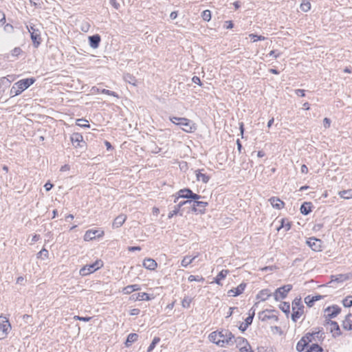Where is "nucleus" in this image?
I'll return each mask as SVG.
<instances>
[{"instance_id":"nucleus-52","label":"nucleus","mask_w":352,"mask_h":352,"mask_svg":"<svg viewBox=\"0 0 352 352\" xmlns=\"http://www.w3.org/2000/svg\"><path fill=\"white\" fill-rule=\"evenodd\" d=\"M255 314V311H252V314H249V316L247 317L245 320V324L248 327L252 323L253 318Z\"/></svg>"},{"instance_id":"nucleus-58","label":"nucleus","mask_w":352,"mask_h":352,"mask_svg":"<svg viewBox=\"0 0 352 352\" xmlns=\"http://www.w3.org/2000/svg\"><path fill=\"white\" fill-rule=\"evenodd\" d=\"M74 319L76 320L89 322V320H91V317H83V316H74Z\"/></svg>"},{"instance_id":"nucleus-25","label":"nucleus","mask_w":352,"mask_h":352,"mask_svg":"<svg viewBox=\"0 0 352 352\" xmlns=\"http://www.w3.org/2000/svg\"><path fill=\"white\" fill-rule=\"evenodd\" d=\"M342 326L345 330H352V316L351 314H347L342 321Z\"/></svg>"},{"instance_id":"nucleus-37","label":"nucleus","mask_w":352,"mask_h":352,"mask_svg":"<svg viewBox=\"0 0 352 352\" xmlns=\"http://www.w3.org/2000/svg\"><path fill=\"white\" fill-rule=\"evenodd\" d=\"M138 338V335L135 333H131L128 335L126 340L125 342L126 346H129L132 343L135 342Z\"/></svg>"},{"instance_id":"nucleus-62","label":"nucleus","mask_w":352,"mask_h":352,"mask_svg":"<svg viewBox=\"0 0 352 352\" xmlns=\"http://www.w3.org/2000/svg\"><path fill=\"white\" fill-rule=\"evenodd\" d=\"M296 95H298V96H300V97H304L305 96V91L304 89H296L295 91Z\"/></svg>"},{"instance_id":"nucleus-1","label":"nucleus","mask_w":352,"mask_h":352,"mask_svg":"<svg viewBox=\"0 0 352 352\" xmlns=\"http://www.w3.org/2000/svg\"><path fill=\"white\" fill-rule=\"evenodd\" d=\"M170 120L178 125L186 133H194L197 130V125L192 120L186 118L170 117Z\"/></svg>"},{"instance_id":"nucleus-3","label":"nucleus","mask_w":352,"mask_h":352,"mask_svg":"<svg viewBox=\"0 0 352 352\" xmlns=\"http://www.w3.org/2000/svg\"><path fill=\"white\" fill-rule=\"evenodd\" d=\"M219 340L217 341V345L223 347L226 345L233 344L232 340L234 339V334L228 329H222L219 331Z\"/></svg>"},{"instance_id":"nucleus-33","label":"nucleus","mask_w":352,"mask_h":352,"mask_svg":"<svg viewBox=\"0 0 352 352\" xmlns=\"http://www.w3.org/2000/svg\"><path fill=\"white\" fill-rule=\"evenodd\" d=\"M304 305L302 303L301 298H295L292 302V310H304Z\"/></svg>"},{"instance_id":"nucleus-35","label":"nucleus","mask_w":352,"mask_h":352,"mask_svg":"<svg viewBox=\"0 0 352 352\" xmlns=\"http://www.w3.org/2000/svg\"><path fill=\"white\" fill-rule=\"evenodd\" d=\"M232 342H233V344L236 343V346L238 347H239V349L241 346H244V345H248L249 346V344H250L248 341L247 340V339H245V338H244L243 337L234 338V339L232 340Z\"/></svg>"},{"instance_id":"nucleus-4","label":"nucleus","mask_w":352,"mask_h":352,"mask_svg":"<svg viewBox=\"0 0 352 352\" xmlns=\"http://www.w3.org/2000/svg\"><path fill=\"white\" fill-rule=\"evenodd\" d=\"M11 329L8 319L5 316H0V340L7 338Z\"/></svg>"},{"instance_id":"nucleus-28","label":"nucleus","mask_w":352,"mask_h":352,"mask_svg":"<svg viewBox=\"0 0 352 352\" xmlns=\"http://www.w3.org/2000/svg\"><path fill=\"white\" fill-rule=\"evenodd\" d=\"M184 208H181L177 204L173 207V209L170 210L168 214V218L171 219L173 216L179 214V216L183 215V211Z\"/></svg>"},{"instance_id":"nucleus-21","label":"nucleus","mask_w":352,"mask_h":352,"mask_svg":"<svg viewBox=\"0 0 352 352\" xmlns=\"http://www.w3.org/2000/svg\"><path fill=\"white\" fill-rule=\"evenodd\" d=\"M101 38L99 34H94L89 36V43L91 47L96 49L99 47Z\"/></svg>"},{"instance_id":"nucleus-5","label":"nucleus","mask_w":352,"mask_h":352,"mask_svg":"<svg viewBox=\"0 0 352 352\" xmlns=\"http://www.w3.org/2000/svg\"><path fill=\"white\" fill-rule=\"evenodd\" d=\"M102 266V262L100 260L96 261L95 263L87 265L80 270V274L82 276H87L94 273Z\"/></svg>"},{"instance_id":"nucleus-15","label":"nucleus","mask_w":352,"mask_h":352,"mask_svg":"<svg viewBox=\"0 0 352 352\" xmlns=\"http://www.w3.org/2000/svg\"><path fill=\"white\" fill-rule=\"evenodd\" d=\"M307 243L314 251H321V240L317 239L316 238H309L307 241Z\"/></svg>"},{"instance_id":"nucleus-44","label":"nucleus","mask_w":352,"mask_h":352,"mask_svg":"<svg viewBox=\"0 0 352 352\" xmlns=\"http://www.w3.org/2000/svg\"><path fill=\"white\" fill-rule=\"evenodd\" d=\"M300 9L303 12H308L311 9V3L307 1H302V2L300 4Z\"/></svg>"},{"instance_id":"nucleus-23","label":"nucleus","mask_w":352,"mask_h":352,"mask_svg":"<svg viewBox=\"0 0 352 352\" xmlns=\"http://www.w3.org/2000/svg\"><path fill=\"white\" fill-rule=\"evenodd\" d=\"M143 266L149 270H154L157 267V264L153 258H145L143 261Z\"/></svg>"},{"instance_id":"nucleus-41","label":"nucleus","mask_w":352,"mask_h":352,"mask_svg":"<svg viewBox=\"0 0 352 352\" xmlns=\"http://www.w3.org/2000/svg\"><path fill=\"white\" fill-rule=\"evenodd\" d=\"M338 194L343 199H351L352 198V189L340 191Z\"/></svg>"},{"instance_id":"nucleus-16","label":"nucleus","mask_w":352,"mask_h":352,"mask_svg":"<svg viewBox=\"0 0 352 352\" xmlns=\"http://www.w3.org/2000/svg\"><path fill=\"white\" fill-rule=\"evenodd\" d=\"M126 215L124 214H120L116 217L112 223L113 228H118L121 227L126 220Z\"/></svg>"},{"instance_id":"nucleus-53","label":"nucleus","mask_w":352,"mask_h":352,"mask_svg":"<svg viewBox=\"0 0 352 352\" xmlns=\"http://www.w3.org/2000/svg\"><path fill=\"white\" fill-rule=\"evenodd\" d=\"M3 30L7 33H12L14 32V27L10 23L4 24Z\"/></svg>"},{"instance_id":"nucleus-22","label":"nucleus","mask_w":352,"mask_h":352,"mask_svg":"<svg viewBox=\"0 0 352 352\" xmlns=\"http://www.w3.org/2000/svg\"><path fill=\"white\" fill-rule=\"evenodd\" d=\"M275 310H270L266 309L265 311H261L258 314V317L262 321H265L267 320L273 319L276 321L278 320V316L276 315H267L265 314V312H274Z\"/></svg>"},{"instance_id":"nucleus-20","label":"nucleus","mask_w":352,"mask_h":352,"mask_svg":"<svg viewBox=\"0 0 352 352\" xmlns=\"http://www.w3.org/2000/svg\"><path fill=\"white\" fill-rule=\"evenodd\" d=\"M269 201L274 208L278 210H280L285 206V203L276 197H272L269 199Z\"/></svg>"},{"instance_id":"nucleus-10","label":"nucleus","mask_w":352,"mask_h":352,"mask_svg":"<svg viewBox=\"0 0 352 352\" xmlns=\"http://www.w3.org/2000/svg\"><path fill=\"white\" fill-rule=\"evenodd\" d=\"M310 342H311V334L307 333L298 342L296 350L299 352L303 351Z\"/></svg>"},{"instance_id":"nucleus-43","label":"nucleus","mask_w":352,"mask_h":352,"mask_svg":"<svg viewBox=\"0 0 352 352\" xmlns=\"http://www.w3.org/2000/svg\"><path fill=\"white\" fill-rule=\"evenodd\" d=\"M160 341V338L159 337H155L148 347L147 352H151L155 347L156 344H157Z\"/></svg>"},{"instance_id":"nucleus-38","label":"nucleus","mask_w":352,"mask_h":352,"mask_svg":"<svg viewBox=\"0 0 352 352\" xmlns=\"http://www.w3.org/2000/svg\"><path fill=\"white\" fill-rule=\"evenodd\" d=\"M197 257V255H195L192 257H190L189 256H186L183 258V259L182 260V262H181V265L182 267H188L190 264H191L193 261Z\"/></svg>"},{"instance_id":"nucleus-49","label":"nucleus","mask_w":352,"mask_h":352,"mask_svg":"<svg viewBox=\"0 0 352 352\" xmlns=\"http://www.w3.org/2000/svg\"><path fill=\"white\" fill-rule=\"evenodd\" d=\"M249 37L252 40L253 42L265 40V36H261V35H257L255 34H250Z\"/></svg>"},{"instance_id":"nucleus-8","label":"nucleus","mask_w":352,"mask_h":352,"mask_svg":"<svg viewBox=\"0 0 352 352\" xmlns=\"http://www.w3.org/2000/svg\"><path fill=\"white\" fill-rule=\"evenodd\" d=\"M177 195H179V197H181L184 199H190L192 200H198L200 198H201V196L194 193L190 188H183L179 190L177 192Z\"/></svg>"},{"instance_id":"nucleus-57","label":"nucleus","mask_w":352,"mask_h":352,"mask_svg":"<svg viewBox=\"0 0 352 352\" xmlns=\"http://www.w3.org/2000/svg\"><path fill=\"white\" fill-rule=\"evenodd\" d=\"M109 3L111 6L114 8L116 10H119L120 8V3L117 1V0H109Z\"/></svg>"},{"instance_id":"nucleus-36","label":"nucleus","mask_w":352,"mask_h":352,"mask_svg":"<svg viewBox=\"0 0 352 352\" xmlns=\"http://www.w3.org/2000/svg\"><path fill=\"white\" fill-rule=\"evenodd\" d=\"M285 229V231H288L291 228V222L287 219H282L280 220V226L277 228L278 231L280 229Z\"/></svg>"},{"instance_id":"nucleus-55","label":"nucleus","mask_w":352,"mask_h":352,"mask_svg":"<svg viewBox=\"0 0 352 352\" xmlns=\"http://www.w3.org/2000/svg\"><path fill=\"white\" fill-rule=\"evenodd\" d=\"M48 255H49V252H48V250H46L45 248H43L38 254H37V257L39 258V257H41V256H44L45 258H47L48 257Z\"/></svg>"},{"instance_id":"nucleus-46","label":"nucleus","mask_w":352,"mask_h":352,"mask_svg":"<svg viewBox=\"0 0 352 352\" xmlns=\"http://www.w3.org/2000/svg\"><path fill=\"white\" fill-rule=\"evenodd\" d=\"M192 302V298L189 296H185L182 301V305L184 308H189L190 306V303Z\"/></svg>"},{"instance_id":"nucleus-51","label":"nucleus","mask_w":352,"mask_h":352,"mask_svg":"<svg viewBox=\"0 0 352 352\" xmlns=\"http://www.w3.org/2000/svg\"><path fill=\"white\" fill-rule=\"evenodd\" d=\"M201 17L204 21H209L211 19V12L209 10L203 11Z\"/></svg>"},{"instance_id":"nucleus-29","label":"nucleus","mask_w":352,"mask_h":352,"mask_svg":"<svg viewBox=\"0 0 352 352\" xmlns=\"http://www.w3.org/2000/svg\"><path fill=\"white\" fill-rule=\"evenodd\" d=\"M312 204L311 202H304L300 208V212L304 215H307L311 212Z\"/></svg>"},{"instance_id":"nucleus-12","label":"nucleus","mask_w":352,"mask_h":352,"mask_svg":"<svg viewBox=\"0 0 352 352\" xmlns=\"http://www.w3.org/2000/svg\"><path fill=\"white\" fill-rule=\"evenodd\" d=\"M104 232L102 231L100 233H99V231L97 230H89L86 231L85 236H84V240L85 241H91L93 239H95L96 237H100L103 236Z\"/></svg>"},{"instance_id":"nucleus-50","label":"nucleus","mask_w":352,"mask_h":352,"mask_svg":"<svg viewBox=\"0 0 352 352\" xmlns=\"http://www.w3.org/2000/svg\"><path fill=\"white\" fill-rule=\"evenodd\" d=\"M188 280L189 282L197 281V282H204L205 280L204 278L200 276H194L190 275L188 276Z\"/></svg>"},{"instance_id":"nucleus-40","label":"nucleus","mask_w":352,"mask_h":352,"mask_svg":"<svg viewBox=\"0 0 352 352\" xmlns=\"http://www.w3.org/2000/svg\"><path fill=\"white\" fill-rule=\"evenodd\" d=\"M219 331H214L210 333L208 336L209 340L212 343L217 345V341L219 340Z\"/></svg>"},{"instance_id":"nucleus-9","label":"nucleus","mask_w":352,"mask_h":352,"mask_svg":"<svg viewBox=\"0 0 352 352\" xmlns=\"http://www.w3.org/2000/svg\"><path fill=\"white\" fill-rule=\"evenodd\" d=\"M208 203L198 200H193L190 210L195 213L204 214L206 212V208L208 206Z\"/></svg>"},{"instance_id":"nucleus-56","label":"nucleus","mask_w":352,"mask_h":352,"mask_svg":"<svg viewBox=\"0 0 352 352\" xmlns=\"http://www.w3.org/2000/svg\"><path fill=\"white\" fill-rule=\"evenodd\" d=\"M11 53L13 56H18L22 53V50L20 47H15Z\"/></svg>"},{"instance_id":"nucleus-13","label":"nucleus","mask_w":352,"mask_h":352,"mask_svg":"<svg viewBox=\"0 0 352 352\" xmlns=\"http://www.w3.org/2000/svg\"><path fill=\"white\" fill-rule=\"evenodd\" d=\"M71 142L75 148L82 147L81 143H83V137L79 133H74L70 138Z\"/></svg>"},{"instance_id":"nucleus-6","label":"nucleus","mask_w":352,"mask_h":352,"mask_svg":"<svg viewBox=\"0 0 352 352\" xmlns=\"http://www.w3.org/2000/svg\"><path fill=\"white\" fill-rule=\"evenodd\" d=\"M292 289V285H285L280 287L277 288L273 294L274 300L276 301H279L281 299L285 298Z\"/></svg>"},{"instance_id":"nucleus-32","label":"nucleus","mask_w":352,"mask_h":352,"mask_svg":"<svg viewBox=\"0 0 352 352\" xmlns=\"http://www.w3.org/2000/svg\"><path fill=\"white\" fill-rule=\"evenodd\" d=\"M123 79L126 82L131 84L133 86H137V79L133 75L129 73L124 74Z\"/></svg>"},{"instance_id":"nucleus-27","label":"nucleus","mask_w":352,"mask_h":352,"mask_svg":"<svg viewBox=\"0 0 352 352\" xmlns=\"http://www.w3.org/2000/svg\"><path fill=\"white\" fill-rule=\"evenodd\" d=\"M140 289H141V287L139 285L134 284V285H127L126 287H124L122 289V292L124 294H130L133 292L139 291Z\"/></svg>"},{"instance_id":"nucleus-47","label":"nucleus","mask_w":352,"mask_h":352,"mask_svg":"<svg viewBox=\"0 0 352 352\" xmlns=\"http://www.w3.org/2000/svg\"><path fill=\"white\" fill-rule=\"evenodd\" d=\"M76 124L82 128H89L90 125L88 124V121L85 119H78L76 120Z\"/></svg>"},{"instance_id":"nucleus-7","label":"nucleus","mask_w":352,"mask_h":352,"mask_svg":"<svg viewBox=\"0 0 352 352\" xmlns=\"http://www.w3.org/2000/svg\"><path fill=\"white\" fill-rule=\"evenodd\" d=\"M341 311V308L336 305L329 306L324 309V322L331 320V318L336 317Z\"/></svg>"},{"instance_id":"nucleus-39","label":"nucleus","mask_w":352,"mask_h":352,"mask_svg":"<svg viewBox=\"0 0 352 352\" xmlns=\"http://www.w3.org/2000/svg\"><path fill=\"white\" fill-rule=\"evenodd\" d=\"M279 308H280V309H281V311L283 312H284L286 314L287 317L289 316V315L290 314V305L289 302H282L279 305Z\"/></svg>"},{"instance_id":"nucleus-64","label":"nucleus","mask_w":352,"mask_h":352,"mask_svg":"<svg viewBox=\"0 0 352 352\" xmlns=\"http://www.w3.org/2000/svg\"><path fill=\"white\" fill-rule=\"evenodd\" d=\"M140 313V310L138 308H135L131 310L130 315L137 316Z\"/></svg>"},{"instance_id":"nucleus-60","label":"nucleus","mask_w":352,"mask_h":352,"mask_svg":"<svg viewBox=\"0 0 352 352\" xmlns=\"http://www.w3.org/2000/svg\"><path fill=\"white\" fill-rule=\"evenodd\" d=\"M192 81L194 83H195V84H197V85H199V86H201V85H202V83H201V80H200L199 77H198V76H193V77H192Z\"/></svg>"},{"instance_id":"nucleus-14","label":"nucleus","mask_w":352,"mask_h":352,"mask_svg":"<svg viewBox=\"0 0 352 352\" xmlns=\"http://www.w3.org/2000/svg\"><path fill=\"white\" fill-rule=\"evenodd\" d=\"M30 38L33 43V46L35 48H38L42 41L39 30H33L32 32H31Z\"/></svg>"},{"instance_id":"nucleus-19","label":"nucleus","mask_w":352,"mask_h":352,"mask_svg":"<svg viewBox=\"0 0 352 352\" xmlns=\"http://www.w3.org/2000/svg\"><path fill=\"white\" fill-rule=\"evenodd\" d=\"M130 300H146L148 301L151 300V298L150 297L149 294L146 292L142 293H138V294H132L130 297Z\"/></svg>"},{"instance_id":"nucleus-48","label":"nucleus","mask_w":352,"mask_h":352,"mask_svg":"<svg viewBox=\"0 0 352 352\" xmlns=\"http://www.w3.org/2000/svg\"><path fill=\"white\" fill-rule=\"evenodd\" d=\"M342 304L345 307H351L352 306V296H348L344 298Z\"/></svg>"},{"instance_id":"nucleus-61","label":"nucleus","mask_w":352,"mask_h":352,"mask_svg":"<svg viewBox=\"0 0 352 352\" xmlns=\"http://www.w3.org/2000/svg\"><path fill=\"white\" fill-rule=\"evenodd\" d=\"M331 120L328 118H325L324 120H323V124H324V126L327 129V128H329L331 125Z\"/></svg>"},{"instance_id":"nucleus-45","label":"nucleus","mask_w":352,"mask_h":352,"mask_svg":"<svg viewBox=\"0 0 352 352\" xmlns=\"http://www.w3.org/2000/svg\"><path fill=\"white\" fill-rule=\"evenodd\" d=\"M323 349L317 344H313L306 352H322Z\"/></svg>"},{"instance_id":"nucleus-30","label":"nucleus","mask_w":352,"mask_h":352,"mask_svg":"<svg viewBox=\"0 0 352 352\" xmlns=\"http://www.w3.org/2000/svg\"><path fill=\"white\" fill-rule=\"evenodd\" d=\"M271 296L270 291L267 289L261 290L256 295V298L265 301Z\"/></svg>"},{"instance_id":"nucleus-18","label":"nucleus","mask_w":352,"mask_h":352,"mask_svg":"<svg viewBox=\"0 0 352 352\" xmlns=\"http://www.w3.org/2000/svg\"><path fill=\"white\" fill-rule=\"evenodd\" d=\"M350 276L347 274H340L337 275H331V281L329 282L328 284H331L333 282L337 283H342L348 279H349Z\"/></svg>"},{"instance_id":"nucleus-11","label":"nucleus","mask_w":352,"mask_h":352,"mask_svg":"<svg viewBox=\"0 0 352 352\" xmlns=\"http://www.w3.org/2000/svg\"><path fill=\"white\" fill-rule=\"evenodd\" d=\"M324 325H330V332L332 333V336L336 338L342 335V331L340 329L339 324L337 322L329 320L328 322H325Z\"/></svg>"},{"instance_id":"nucleus-59","label":"nucleus","mask_w":352,"mask_h":352,"mask_svg":"<svg viewBox=\"0 0 352 352\" xmlns=\"http://www.w3.org/2000/svg\"><path fill=\"white\" fill-rule=\"evenodd\" d=\"M6 23V15L3 11L0 10V27Z\"/></svg>"},{"instance_id":"nucleus-17","label":"nucleus","mask_w":352,"mask_h":352,"mask_svg":"<svg viewBox=\"0 0 352 352\" xmlns=\"http://www.w3.org/2000/svg\"><path fill=\"white\" fill-rule=\"evenodd\" d=\"M245 287H246V284L242 283L240 285H239L236 288H233V289L229 290L228 294L230 296H237L241 294L244 292Z\"/></svg>"},{"instance_id":"nucleus-42","label":"nucleus","mask_w":352,"mask_h":352,"mask_svg":"<svg viewBox=\"0 0 352 352\" xmlns=\"http://www.w3.org/2000/svg\"><path fill=\"white\" fill-rule=\"evenodd\" d=\"M292 319L294 322H296L298 319L303 314L304 310H292Z\"/></svg>"},{"instance_id":"nucleus-54","label":"nucleus","mask_w":352,"mask_h":352,"mask_svg":"<svg viewBox=\"0 0 352 352\" xmlns=\"http://www.w3.org/2000/svg\"><path fill=\"white\" fill-rule=\"evenodd\" d=\"M101 93L104 94L109 95V96H112L118 98V95L115 91H111V90H109V89H103L101 91Z\"/></svg>"},{"instance_id":"nucleus-63","label":"nucleus","mask_w":352,"mask_h":352,"mask_svg":"<svg viewBox=\"0 0 352 352\" xmlns=\"http://www.w3.org/2000/svg\"><path fill=\"white\" fill-rule=\"evenodd\" d=\"M269 56H273L274 58H278L280 56V53H276V50H272L270 51V52L268 54Z\"/></svg>"},{"instance_id":"nucleus-24","label":"nucleus","mask_w":352,"mask_h":352,"mask_svg":"<svg viewBox=\"0 0 352 352\" xmlns=\"http://www.w3.org/2000/svg\"><path fill=\"white\" fill-rule=\"evenodd\" d=\"M322 298H323V296L321 295H316L314 296L309 295L305 298V302L308 307H312L316 301L321 300Z\"/></svg>"},{"instance_id":"nucleus-26","label":"nucleus","mask_w":352,"mask_h":352,"mask_svg":"<svg viewBox=\"0 0 352 352\" xmlns=\"http://www.w3.org/2000/svg\"><path fill=\"white\" fill-rule=\"evenodd\" d=\"M201 170L198 169L195 170V175L197 181H201L203 183L206 184L210 180V176L206 174L202 173Z\"/></svg>"},{"instance_id":"nucleus-31","label":"nucleus","mask_w":352,"mask_h":352,"mask_svg":"<svg viewBox=\"0 0 352 352\" xmlns=\"http://www.w3.org/2000/svg\"><path fill=\"white\" fill-rule=\"evenodd\" d=\"M311 334V338L316 337L318 340H323L324 339V333L323 332L322 328H316L315 331Z\"/></svg>"},{"instance_id":"nucleus-2","label":"nucleus","mask_w":352,"mask_h":352,"mask_svg":"<svg viewBox=\"0 0 352 352\" xmlns=\"http://www.w3.org/2000/svg\"><path fill=\"white\" fill-rule=\"evenodd\" d=\"M35 82L33 78H25L15 82L11 89L10 95L14 97L21 94L24 90L30 87Z\"/></svg>"},{"instance_id":"nucleus-34","label":"nucleus","mask_w":352,"mask_h":352,"mask_svg":"<svg viewBox=\"0 0 352 352\" xmlns=\"http://www.w3.org/2000/svg\"><path fill=\"white\" fill-rule=\"evenodd\" d=\"M228 274L229 271L228 270H221L214 278V282L217 285H221V280L224 279Z\"/></svg>"}]
</instances>
